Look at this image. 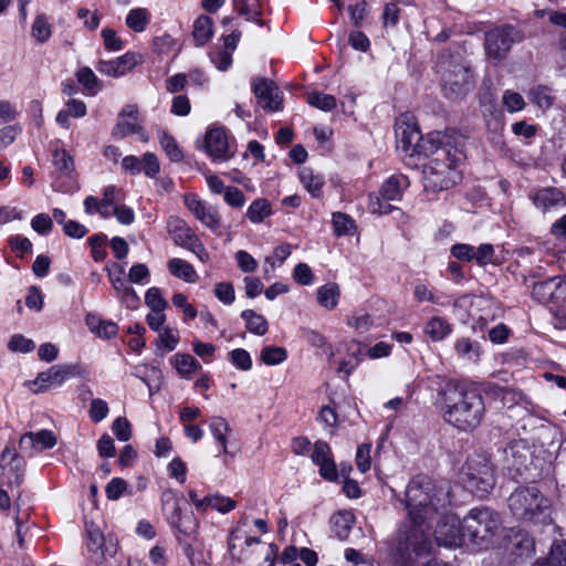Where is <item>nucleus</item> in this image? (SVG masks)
Listing matches in <instances>:
<instances>
[{
    "label": "nucleus",
    "instance_id": "obj_39",
    "mask_svg": "<svg viewBox=\"0 0 566 566\" xmlns=\"http://www.w3.org/2000/svg\"><path fill=\"white\" fill-rule=\"evenodd\" d=\"M272 213L271 206L266 199L259 198L252 201L247 210V217L252 223H260Z\"/></svg>",
    "mask_w": 566,
    "mask_h": 566
},
{
    "label": "nucleus",
    "instance_id": "obj_62",
    "mask_svg": "<svg viewBox=\"0 0 566 566\" xmlns=\"http://www.w3.org/2000/svg\"><path fill=\"white\" fill-rule=\"evenodd\" d=\"M108 405L103 399H93L90 406V417L94 422H101L108 415Z\"/></svg>",
    "mask_w": 566,
    "mask_h": 566
},
{
    "label": "nucleus",
    "instance_id": "obj_25",
    "mask_svg": "<svg viewBox=\"0 0 566 566\" xmlns=\"http://www.w3.org/2000/svg\"><path fill=\"white\" fill-rule=\"evenodd\" d=\"M510 549L517 557H530L535 552V542L523 530L511 531L509 535Z\"/></svg>",
    "mask_w": 566,
    "mask_h": 566
},
{
    "label": "nucleus",
    "instance_id": "obj_41",
    "mask_svg": "<svg viewBox=\"0 0 566 566\" xmlns=\"http://www.w3.org/2000/svg\"><path fill=\"white\" fill-rule=\"evenodd\" d=\"M76 77L78 83L84 86L88 95H95L101 90L99 80L90 67H81L76 72Z\"/></svg>",
    "mask_w": 566,
    "mask_h": 566
},
{
    "label": "nucleus",
    "instance_id": "obj_21",
    "mask_svg": "<svg viewBox=\"0 0 566 566\" xmlns=\"http://www.w3.org/2000/svg\"><path fill=\"white\" fill-rule=\"evenodd\" d=\"M24 460L13 448L6 447L1 453L0 467L10 484L20 485L24 473Z\"/></svg>",
    "mask_w": 566,
    "mask_h": 566
},
{
    "label": "nucleus",
    "instance_id": "obj_38",
    "mask_svg": "<svg viewBox=\"0 0 566 566\" xmlns=\"http://www.w3.org/2000/svg\"><path fill=\"white\" fill-rule=\"evenodd\" d=\"M241 317L245 321L250 333L262 336L268 332L269 325L265 317L253 310H244Z\"/></svg>",
    "mask_w": 566,
    "mask_h": 566
},
{
    "label": "nucleus",
    "instance_id": "obj_26",
    "mask_svg": "<svg viewBox=\"0 0 566 566\" xmlns=\"http://www.w3.org/2000/svg\"><path fill=\"white\" fill-rule=\"evenodd\" d=\"M85 324L88 329L99 338L109 339L115 337L118 326L112 321L102 319L98 315L88 313L85 317Z\"/></svg>",
    "mask_w": 566,
    "mask_h": 566
},
{
    "label": "nucleus",
    "instance_id": "obj_18",
    "mask_svg": "<svg viewBox=\"0 0 566 566\" xmlns=\"http://www.w3.org/2000/svg\"><path fill=\"white\" fill-rule=\"evenodd\" d=\"M534 207L543 213L549 212L558 207L566 206V196L563 190L556 187H543L534 189L528 195Z\"/></svg>",
    "mask_w": 566,
    "mask_h": 566
},
{
    "label": "nucleus",
    "instance_id": "obj_50",
    "mask_svg": "<svg viewBox=\"0 0 566 566\" xmlns=\"http://www.w3.org/2000/svg\"><path fill=\"white\" fill-rule=\"evenodd\" d=\"M502 102L509 113H516L524 109L525 107L523 96L520 93L511 90H506L503 93Z\"/></svg>",
    "mask_w": 566,
    "mask_h": 566
},
{
    "label": "nucleus",
    "instance_id": "obj_14",
    "mask_svg": "<svg viewBox=\"0 0 566 566\" xmlns=\"http://www.w3.org/2000/svg\"><path fill=\"white\" fill-rule=\"evenodd\" d=\"M515 30L511 25L496 28L485 34V52L489 59L501 61L514 42Z\"/></svg>",
    "mask_w": 566,
    "mask_h": 566
},
{
    "label": "nucleus",
    "instance_id": "obj_36",
    "mask_svg": "<svg viewBox=\"0 0 566 566\" xmlns=\"http://www.w3.org/2000/svg\"><path fill=\"white\" fill-rule=\"evenodd\" d=\"M151 19L150 12L146 8H134L126 15L125 23L134 32H143Z\"/></svg>",
    "mask_w": 566,
    "mask_h": 566
},
{
    "label": "nucleus",
    "instance_id": "obj_6",
    "mask_svg": "<svg viewBox=\"0 0 566 566\" xmlns=\"http://www.w3.org/2000/svg\"><path fill=\"white\" fill-rule=\"evenodd\" d=\"M431 522H413L410 517L399 527L394 545L395 554L407 564L413 556L429 554L432 547ZM408 566V565H402Z\"/></svg>",
    "mask_w": 566,
    "mask_h": 566
},
{
    "label": "nucleus",
    "instance_id": "obj_48",
    "mask_svg": "<svg viewBox=\"0 0 566 566\" xmlns=\"http://www.w3.org/2000/svg\"><path fill=\"white\" fill-rule=\"evenodd\" d=\"M139 126L136 119L118 117L117 124L113 128V136L116 138H124L128 135L139 132Z\"/></svg>",
    "mask_w": 566,
    "mask_h": 566
},
{
    "label": "nucleus",
    "instance_id": "obj_24",
    "mask_svg": "<svg viewBox=\"0 0 566 566\" xmlns=\"http://www.w3.org/2000/svg\"><path fill=\"white\" fill-rule=\"evenodd\" d=\"M439 151H452L447 143L442 140V136L440 133L434 132L430 133L427 136L422 137L418 147L412 151L413 154L423 155L426 157H439Z\"/></svg>",
    "mask_w": 566,
    "mask_h": 566
},
{
    "label": "nucleus",
    "instance_id": "obj_28",
    "mask_svg": "<svg viewBox=\"0 0 566 566\" xmlns=\"http://www.w3.org/2000/svg\"><path fill=\"white\" fill-rule=\"evenodd\" d=\"M169 360L178 375L185 379H191L192 375L201 369V364L189 354L177 353Z\"/></svg>",
    "mask_w": 566,
    "mask_h": 566
},
{
    "label": "nucleus",
    "instance_id": "obj_64",
    "mask_svg": "<svg viewBox=\"0 0 566 566\" xmlns=\"http://www.w3.org/2000/svg\"><path fill=\"white\" fill-rule=\"evenodd\" d=\"M235 260L238 262V266L244 273H252L258 268L256 260L244 250H240L235 253Z\"/></svg>",
    "mask_w": 566,
    "mask_h": 566
},
{
    "label": "nucleus",
    "instance_id": "obj_19",
    "mask_svg": "<svg viewBox=\"0 0 566 566\" xmlns=\"http://www.w3.org/2000/svg\"><path fill=\"white\" fill-rule=\"evenodd\" d=\"M532 296L543 304L557 303L566 298V282L558 276H553L546 281L535 283Z\"/></svg>",
    "mask_w": 566,
    "mask_h": 566
},
{
    "label": "nucleus",
    "instance_id": "obj_56",
    "mask_svg": "<svg viewBox=\"0 0 566 566\" xmlns=\"http://www.w3.org/2000/svg\"><path fill=\"white\" fill-rule=\"evenodd\" d=\"M31 228L41 235H46L53 228L52 218L46 213H39L31 220Z\"/></svg>",
    "mask_w": 566,
    "mask_h": 566
},
{
    "label": "nucleus",
    "instance_id": "obj_8",
    "mask_svg": "<svg viewBox=\"0 0 566 566\" xmlns=\"http://www.w3.org/2000/svg\"><path fill=\"white\" fill-rule=\"evenodd\" d=\"M465 488L479 497H484L495 484L494 469L483 454L469 457L462 468Z\"/></svg>",
    "mask_w": 566,
    "mask_h": 566
},
{
    "label": "nucleus",
    "instance_id": "obj_35",
    "mask_svg": "<svg viewBox=\"0 0 566 566\" xmlns=\"http://www.w3.org/2000/svg\"><path fill=\"white\" fill-rule=\"evenodd\" d=\"M340 292L336 283H327L317 290V302L326 310H334L339 301Z\"/></svg>",
    "mask_w": 566,
    "mask_h": 566
},
{
    "label": "nucleus",
    "instance_id": "obj_3",
    "mask_svg": "<svg viewBox=\"0 0 566 566\" xmlns=\"http://www.w3.org/2000/svg\"><path fill=\"white\" fill-rule=\"evenodd\" d=\"M509 509L521 521L549 525L551 504L536 486H520L509 496Z\"/></svg>",
    "mask_w": 566,
    "mask_h": 566
},
{
    "label": "nucleus",
    "instance_id": "obj_55",
    "mask_svg": "<svg viewBox=\"0 0 566 566\" xmlns=\"http://www.w3.org/2000/svg\"><path fill=\"white\" fill-rule=\"evenodd\" d=\"M370 451H371V446L368 443H363L357 448L356 465H357V469L361 473H366L370 469V464H371Z\"/></svg>",
    "mask_w": 566,
    "mask_h": 566
},
{
    "label": "nucleus",
    "instance_id": "obj_43",
    "mask_svg": "<svg viewBox=\"0 0 566 566\" xmlns=\"http://www.w3.org/2000/svg\"><path fill=\"white\" fill-rule=\"evenodd\" d=\"M31 34L40 43H44L51 38V25L43 13L36 14L32 23Z\"/></svg>",
    "mask_w": 566,
    "mask_h": 566
},
{
    "label": "nucleus",
    "instance_id": "obj_20",
    "mask_svg": "<svg viewBox=\"0 0 566 566\" xmlns=\"http://www.w3.org/2000/svg\"><path fill=\"white\" fill-rule=\"evenodd\" d=\"M253 93L258 104L265 111L276 112L281 108V92L272 81L259 80L253 84Z\"/></svg>",
    "mask_w": 566,
    "mask_h": 566
},
{
    "label": "nucleus",
    "instance_id": "obj_51",
    "mask_svg": "<svg viewBox=\"0 0 566 566\" xmlns=\"http://www.w3.org/2000/svg\"><path fill=\"white\" fill-rule=\"evenodd\" d=\"M530 97L542 109H547L553 104V96L549 88L545 86H538L530 92Z\"/></svg>",
    "mask_w": 566,
    "mask_h": 566
},
{
    "label": "nucleus",
    "instance_id": "obj_27",
    "mask_svg": "<svg viewBox=\"0 0 566 566\" xmlns=\"http://www.w3.org/2000/svg\"><path fill=\"white\" fill-rule=\"evenodd\" d=\"M453 326L440 316L431 317L423 325V334L432 342H442L451 335Z\"/></svg>",
    "mask_w": 566,
    "mask_h": 566
},
{
    "label": "nucleus",
    "instance_id": "obj_15",
    "mask_svg": "<svg viewBox=\"0 0 566 566\" xmlns=\"http://www.w3.org/2000/svg\"><path fill=\"white\" fill-rule=\"evenodd\" d=\"M85 546L88 558L95 564L102 563L105 556H113L116 553V543L111 541L109 544H106L103 533L93 524L86 525Z\"/></svg>",
    "mask_w": 566,
    "mask_h": 566
},
{
    "label": "nucleus",
    "instance_id": "obj_37",
    "mask_svg": "<svg viewBox=\"0 0 566 566\" xmlns=\"http://www.w3.org/2000/svg\"><path fill=\"white\" fill-rule=\"evenodd\" d=\"M210 431L217 442L219 443V454L227 453L228 438L227 432L229 431V423L222 417H212L209 423Z\"/></svg>",
    "mask_w": 566,
    "mask_h": 566
},
{
    "label": "nucleus",
    "instance_id": "obj_44",
    "mask_svg": "<svg viewBox=\"0 0 566 566\" xmlns=\"http://www.w3.org/2000/svg\"><path fill=\"white\" fill-rule=\"evenodd\" d=\"M333 226L337 235H348L355 231V221L343 212L333 213Z\"/></svg>",
    "mask_w": 566,
    "mask_h": 566
},
{
    "label": "nucleus",
    "instance_id": "obj_42",
    "mask_svg": "<svg viewBox=\"0 0 566 566\" xmlns=\"http://www.w3.org/2000/svg\"><path fill=\"white\" fill-rule=\"evenodd\" d=\"M535 566H566V542L553 544L545 560H536Z\"/></svg>",
    "mask_w": 566,
    "mask_h": 566
},
{
    "label": "nucleus",
    "instance_id": "obj_34",
    "mask_svg": "<svg viewBox=\"0 0 566 566\" xmlns=\"http://www.w3.org/2000/svg\"><path fill=\"white\" fill-rule=\"evenodd\" d=\"M168 270L172 275L189 283H195L198 279L195 268L182 259L174 258L169 260Z\"/></svg>",
    "mask_w": 566,
    "mask_h": 566
},
{
    "label": "nucleus",
    "instance_id": "obj_1",
    "mask_svg": "<svg viewBox=\"0 0 566 566\" xmlns=\"http://www.w3.org/2000/svg\"><path fill=\"white\" fill-rule=\"evenodd\" d=\"M436 406L447 423L463 432L476 429L485 412L481 394L454 381L447 382L439 390Z\"/></svg>",
    "mask_w": 566,
    "mask_h": 566
},
{
    "label": "nucleus",
    "instance_id": "obj_17",
    "mask_svg": "<svg viewBox=\"0 0 566 566\" xmlns=\"http://www.w3.org/2000/svg\"><path fill=\"white\" fill-rule=\"evenodd\" d=\"M185 205L205 227L214 232L219 230L221 218L216 207L200 200L195 195L186 196Z\"/></svg>",
    "mask_w": 566,
    "mask_h": 566
},
{
    "label": "nucleus",
    "instance_id": "obj_11",
    "mask_svg": "<svg viewBox=\"0 0 566 566\" xmlns=\"http://www.w3.org/2000/svg\"><path fill=\"white\" fill-rule=\"evenodd\" d=\"M167 229L175 244L195 253L201 262L209 260V253L199 237L179 217L171 216L167 222Z\"/></svg>",
    "mask_w": 566,
    "mask_h": 566
},
{
    "label": "nucleus",
    "instance_id": "obj_31",
    "mask_svg": "<svg viewBox=\"0 0 566 566\" xmlns=\"http://www.w3.org/2000/svg\"><path fill=\"white\" fill-rule=\"evenodd\" d=\"M354 522V514L349 511H339L331 517L332 530L339 539L347 538Z\"/></svg>",
    "mask_w": 566,
    "mask_h": 566
},
{
    "label": "nucleus",
    "instance_id": "obj_4",
    "mask_svg": "<svg viewBox=\"0 0 566 566\" xmlns=\"http://www.w3.org/2000/svg\"><path fill=\"white\" fill-rule=\"evenodd\" d=\"M464 159L460 149L453 151H439V157L430 158L423 165V186L433 192L449 189L461 179L458 164Z\"/></svg>",
    "mask_w": 566,
    "mask_h": 566
},
{
    "label": "nucleus",
    "instance_id": "obj_5",
    "mask_svg": "<svg viewBox=\"0 0 566 566\" xmlns=\"http://www.w3.org/2000/svg\"><path fill=\"white\" fill-rule=\"evenodd\" d=\"M437 72L441 77L442 92L449 99L462 98L474 87L471 69L459 54L441 55Z\"/></svg>",
    "mask_w": 566,
    "mask_h": 566
},
{
    "label": "nucleus",
    "instance_id": "obj_22",
    "mask_svg": "<svg viewBox=\"0 0 566 566\" xmlns=\"http://www.w3.org/2000/svg\"><path fill=\"white\" fill-rule=\"evenodd\" d=\"M56 437L50 430H40L38 432L24 433L19 442L20 449L33 455V452H40L45 449H52L56 444Z\"/></svg>",
    "mask_w": 566,
    "mask_h": 566
},
{
    "label": "nucleus",
    "instance_id": "obj_29",
    "mask_svg": "<svg viewBox=\"0 0 566 566\" xmlns=\"http://www.w3.org/2000/svg\"><path fill=\"white\" fill-rule=\"evenodd\" d=\"M298 177L302 185L312 197L319 198L322 196L325 179L321 174L315 172L310 167H303L298 172Z\"/></svg>",
    "mask_w": 566,
    "mask_h": 566
},
{
    "label": "nucleus",
    "instance_id": "obj_7",
    "mask_svg": "<svg viewBox=\"0 0 566 566\" xmlns=\"http://www.w3.org/2000/svg\"><path fill=\"white\" fill-rule=\"evenodd\" d=\"M468 541L481 549L493 545L500 535L502 522L500 515L488 507H474L463 518Z\"/></svg>",
    "mask_w": 566,
    "mask_h": 566
},
{
    "label": "nucleus",
    "instance_id": "obj_63",
    "mask_svg": "<svg viewBox=\"0 0 566 566\" xmlns=\"http://www.w3.org/2000/svg\"><path fill=\"white\" fill-rule=\"evenodd\" d=\"M214 294L217 298L226 305L234 302V287L231 283L221 282L216 285Z\"/></svg>",
    "mask_w": 566,
    "mask_h": 566
},
{
    "label": "nucleus",
    "instance_id": "obj_33",
    "mask_svg": "<svg viewBox=\"0 0 566 566\" xmlns=\"http://www.w3.org/2000/svg\"><path fill=\"white\" fill-rule=\"evenodd\" d=\"M235 506L237 502L234 500L218 492L205 496V513L208 510H214L221 514H227Z\"/></svg>",
    "mask_w": 566,
    "mask_h": 566
},
{
    "label": "nucleus",
    "instance_id": "obj_45",
    "mask_svg": "<svg viewBox=\"0 0 566 566\" xmlns=\"http://www.w3.org/2000/svg\"><path fill=\"white\" fill-rule=\"evenodd\" d=\"M307 102L310 105L324 112H329L336 107V98L333 95L319 92L308 94Z\"/></svg>",
    "mask_w": 566,
    "mask_h": 566
},
{
    "label": "nucleus",
    "instance_id": "obj_40",
    "mask_svg": "<svg viewBox=\"0 0 566 566\" xmlns=\"http://www.w3.org/2000/svg\"><path fill=\"white\" fill-rule=\"evenodd\" d=\"M130 66H127V55L113 61H101L97 70L108 76L118 77L124 75Z\"/></svg>",
    "mask_w": 566,
    "mask_h": 566
},
{
    "label": "nucleus",
    "instance_id": "obj_12",
    "mask_svg": "<svg viewBox=\"0 0 566 566\" xmlns=\"http://www.w3.org/2000/svg\"><path fill=\"white\" fill-rule=\"evenodd\" d=\"M433 535L438 545L450 548L460 547L465 543V539H468L463 522L452 514H447L441 517Z\"/></svg>",
    "mask_w": 566,
    "mask_h": 566
},
{
    "label": "nucleus",
    "instance_id": "obj_23",
    "mask_svg": "<svg viewBox=\"0 0 566 566\" xmlns=\"http://www.w3.org/2000/svg\"><path fill=\"white\" fill-rule=\"evenodd\" d=\"M396 137L401 148L412 155V151L418 147L422 137L420 130L415 124L398 122L396 125Z\"/></svg>",
    "mask_w": 566,
    "mask_h": 566
},
{
    "label": "nucleus",
    "instance_id": "obj_54",
    "mask_svg": "<svg viewBox=\"0 0 566 566\" xmlns=\"http://www.w3.org/2000/svg\"><path fill=\"white\" fill-rule=\"evenodd\" d=\"M8 348L11 352L30 353L34 350L35 344L32 339L24 337L23 335H13L9 343Z\"/></svg>",
    "mask_w": 566,
    "mask_h": 566
},
{
    "label": "nucleus",
    "instance_id": "obj_30",
    "mask_svg": "<svg viewBox=\"0 0 566 566\" xmlns=\"http://www.w3.org/2000/svg\"><path fill=\"white\" fill-rule=\"evenodd\" d=\"M455 354L468 361L476 363L481 356V346L479 342L472 340L469 337H460L454 342Z\"/></svg>",
    "mask_w": 566,
    "mask_h": 566
},
{
    "label": "nucleus",
    "instance_id": "obj_52",
    "mask_svg": "<svg viewBox=\"0 0 566 566\" xmlns=\"http://www.w3.org/2000/svg\"><path fill=\"white\" fill-rule=\"evenodd\" d=\"M474 261L479 265L493 264L495 262V250L490 243H482L474 249Z\"/></svg>",
    "mask_w": 566,
    "mask_h": 566
},
{
    "label": "nucleus",
    "instance_id": "obj_60",
    "mask_svg": "<svg viewBox=\"0 0 566 566\" xmlns=\"http://www.w3.org/2000/svg\"><path fill=\"white\" fill-rule=\"evenodd\" d=\"M112 430L119 441H128L132 437L130 423L124 417H118L114 420Z\"/></svg>",
    "mask_w": 566,
    "mask_h": 566
},
{
    "label": "nucleus",
    "instance_id": "obj_16",
    "mask_svg": "<svg viewBox=\"0 0 566 566\" xmlns=\"http://www.w3.org/2000/svg\"><path fill=\"white\" fill-rule=\"evenodd\" d=\"M76 369L75 365L57 364L45 371L39 373L34 380V385L39 386L36 392H44L51 387L61 386L66 379L76 375Z\"/></svg>",
    "mask_w": 566,
    "mask_h": 566
},
{
    "label": "nucleus",
    "instance_id": "obj_9",
    "mask_svg": "<svg viewBox=\"0 0 566 566\" xmlns=\"http://www.w3.org/2000/svg\"><path fill=\"white\" fill-rule=\"evenodd\" d=\"M161 510L168 524L178 533L190 536L196 532L198 522L177 491L166 490L163 492Z\"/></svg>",
    "mask_w": 566,
    "mask_h": 566
},
{
    "label": "nucleus",
    "instance_id": "obj_57",
    "mask_svg": "<svg viewBox=\"0 0 566 566\" xmlns=\"http://www.w3.org/2000/svg\"><path fill=\"white\" fill-rule=\"evenodd\" d=\"M231 363L241 370H249L252 367V359L250 354L242 348H237L230 352Z\"/></svg>",
    "mask_w": 566,
    "mask_h": 566
},
{
    "label": "nucleus",
    "instance_id": "obj_32",
    "mask_svg": "<svg viewBox=\"0 0 566 566\" xmlns=\"http://www.w3.org/2000/svg\"><path fill=\"white\" fill-rule=\"evenodd\" d=\"M212 19L207 15L198 17L193 22L192 36L198 46L205 45L213 35Z\"/></svg>",
    "mask_w": 566,
    "mask_h": 566
},
{
    "label": "nucleus",
    "instance_id": "obj_58",
    "mask_svg": "<svg viewBox=\"0 0 566 566\" xmlns=\"http://www.w3.org/2000/svg\"><path fill=\"white\" fill-rule=\"evenodd\" d=\"M127 483L122 478L112 479L106 488L105 493L108 500L116 501L118 500L126 491Z\"/></svg>",
    "mask_w": 566,
    "mask_h": 566
},
{
    "label": "nucleus",
    "instance_id": "obj_2",
    "mask_svg": "<svg viewBox=\"0 0 566 566\" xmlns=\"http://www.w3.org/2000/svg\"><path fill=\"white\" fill-rule=\"evenodd\" d=\"M450 504V491L426 475L410 480L406 489V510L413 522H432Z\"/></svg>",
    "mask_w": 566,
    "mask_h": 566
},
{
    "label": "nucleus",
    "instance_id": "obj_47",
    "mask_svg": "<svg viewBox=\"0 0 566 566\" xmlns=\"http://www.w3.org/2000/svg\"><path fill=\"white\" fill-rule=\"evenodd\" d=\"M159 143L170 160L180 161L182 159V151L172 136L163 132L159 136Z\"/></svg>",
    "mask_w": 566,
    "mask_h": 566
},
{
    "label": "nucleus",
    "instance_id": "obj_13",
    "mask_svg": "<svg viewBox=\"0 0 566 566\" xmlns=\"http://www.w3.org/2000/svg\"><path fill=\"white\" fill-rule=\"evenodd\" d=\"M205 149L213 161H228L234 156V148L226 130L221 127L209 128L205 137Z\"/></svg>",
    "mask_w": 566,
    "mask_h": 566
},
{
    "label": "nucleus",
    "instance_id": "obj_10",
    "mask_svg": "<svg viewBox=\"0 0 566 566\" xmlns=\"http://www.w3.org/2000/svg\"><path fill=\"white\" fill-rule=\"evenodd\" d=\"M410 186L405 175H391L381 185L378 195H370L368 210L371 213L387 214L396 207L391 202L400 201L403 191Z\"/></svg>",
    "mask_w": 566,
    "mask_h": 566
},
{
    "label": "nucleus",
    "instance_id": "obj_46",
    "mask_svg": "<svg viewBox=\"0 0 566 566\" xmlns=\"http://www.w3.org/2000/svg\"><path fill=\"white\" fill-rule=\"evenodd\" d=\"M287 357L285 348L280 346H269L262 349L261 359L268 366H274L283 363Z\"/></svg>",
    "mask_w": 566,
    "mask_h": 566
},
{
    "label": "nucleus",
    "instance_id": "obj_59",
    "mask_svg": "<svg viewBox=\"0 0 566 566\" xmlns=\"http://www.w3.org/2000/svg\"><path fill=\"white\" fill-rule=\"evenodd\" d=\"M145 303L151 311L165 310L167 307V302L161 296L160 290L158 287H150L147 290L145 294Z\"/></svg>",
    "mask_w": 566,
    "mask_h": 566
},
{
    "label": "nucleus",
    "instance_id": "obj_61",
    "mask_svg": "<svg viewBox=\"0 0 566 566\" xmlns=\"http://www.w3.org/2000/svg\"><path fill=\"white\" fill-rule=\"evenodd\" d=\"M293 279L301 285H312L314 283V275L306 263H298L293 271Z\"/></svg>",
    "mask_w": 566,
    "mask_h": 566
},
{
    "label": "nucleus",
    "instance_id": "obj_49",
    "mask_svg": "<svg viewBox=\"0 0 566 566\" xmlns=\"http://www.w3.org/2000/svg\"><path fill=\"white\" fill-rule=\"evenodd\" d=\"M53 165L57 171L67 176L73 169V159L64 149H55L53 153Z\"/></svg>",
    "mask_w": 566,
    "mask_h": 566
},
{
    "label": "nucleus",
    "instance_id": "obj_53",
    "mask_svg": "<svg viewBox=\"0 0 566 566\" xmlns=\"http://www.w3.org/2000/svg\"><path fill=\"white\" fill-rule=\"evenodd\" d=\"M311 459H312L313 463L316 465L333 459V453H332V449H331L329 444L325 441H321V440L316 441L314 443Z\"/></svg>",
    "mask_w": 566,
    "mask_h": 566
}]
</instances>
